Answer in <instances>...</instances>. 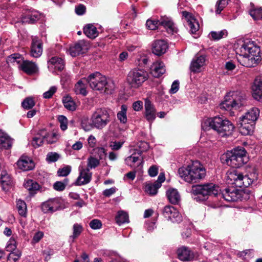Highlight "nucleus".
<instances>
[{"label":"nucleus","mask_w":262,"mask_h":262,"mask_svg":"<svg viewBox=\"0 0 262 262\" xmlns=\"http://www.w3.org/2000/svg\"><path fill=\"white\" fill-rule=\"evenodd\" d=\"M16 164L17 167L23 171L31 170L35 167L32 160L30 157L24 155L20 157Z\"/></svg>","instance_id":"obj_21"},{"label":"nucleus","mask_w":262,"mask_h":262,"mask_svg":"<svg viewBox=\"0 0 262 262\" xmlns=\"http://www.w3.org/2000/svg\"><path fill=\"white\" fill-rule=\"evenodd\" d=\"M148 62V57L145 54H141L139 55V57L137 58V62L139 66H143L147 63Z\"/></svg>","instance_id":"obj_58"},{"label":"nucleus","mask_w":262,"mask_h":262,"mask_svg":"<svg viewBox=\"0 0 262 262\" xmlns=\"http://www.w3.org/2000/svg\"><path fill=\"white\" fill-rule=\"evenodd\" d=\"M159 188V184L158 186L154 183H146L145 187V192L150 195H154L157 193Z\"/></svg>","instance_id":"obj_40"},{"label":"nucleus","mask_w":262,"mask_h":262,"mask_svg":"<svg viewBox=\"0 0 262 262\" xmlns=\"http://www.w3.org/2000/svg\"><path fill=\"white\" fill-rule=\"evenodd\" d=\"M245 101V96L241 92H230L225 96L220 106L221 109L226 111L236 110L243 106Z\"/></svg>","instance_id":"obj_6"},{"label":"nucleus","mask_w":262,"mask_h":262,"mask_svg":"<svg viewBox=\"0 0 262 262\" xmlns=\"http://www.w3.org/2000/svg\"><path fill=\"white\" fill-rule=\"evenodd\" d=\"M1 182L3 186H9L11 185L12 181L10 176L6 171H2Z\"/></svg>","instance_id":"obj_45"},{"label":"nucleus","mask_w":262,"mask_h":262,"mask_svg":"<svg viewBox=\"0 0 262 262\" xmlns=\"http://www.w3.org/2000/svg\"><path fill=\"white\" fill-rule=\"evenodd\" d=\"M1 142L3 146L5 148H9L12 146L13 140L7 135L4 137H1Z\"/></svg>","instance_id":"obj_48"},{"label":"nucleus","mask_w":262,"mask_h":262,"mask_svg":"<svg viewBox=\"0 0 262 262\" xmlns=\"http://www.w3.org/2000/svg\"><path fill=\"white\" fill-rule=\"evenodd\" d=\"M61 200L59 198L49 199L41 205L42 211L44 213H52L61 207Z\"/></svg>","instance_id":"obj_14"},{"label":"nucleus","mask_w":262,"mask_h":262,"mask_svg":"<svg viewBox=\"0 0 262 262\" xmlns=\"http://www.w3.org/2000/svg\"><path fill=\"white\" fill-rule=\"evenodd\" d=\"M163 215L171 220L172 222H180L182 220V216L179 211L172 206H166L162 210Z\"/></svg>","instance_id":"obj_17"},{"label":"nucleus","mask_w":262,"mask_h":262,"mask_svg":"<svg viewBox=\"0 0 262 262\" xmlns=\"http://www.w3.org/2000/svg\"><path fill=\"white\" fill-rule=\"evenodd\" d=\"M57 91V87L55 86H51L50 89L43 94V97L46 99H49Z\"/></svg>","instance_id":"obj_57"},{"label":"nucleus","mask_w":262,"mask_h":262,"mask_svg":"<svg viewBox=\"0 0 262 262\" xmlns=\"http://www.w3.org/2000/svg\"><path fill=\"white\" fill-rule=\"evenodd\" d=\"M89 225L90 227L94 230L100 229L102 226V222L98 219H94L92 220L90 222Z\"/></svg>","instance_id":"obj_56"},{"label":"nucleus","mask_w":262,"mask_h":262,"mask_svg":"<svg viewBox=\"0 0 262 262\" xmlns=\"http://www.w3.org/2000/svg\"><path fill=\"white\" fill-rule=\"evenodd\" d=\"M148 73L144 70L134 69L128 74L126 80L131 87L138 88L147 80Z\"/></svg>","instance_id":"obj_10"},{"label":"nucleus","mask_w":262,"mask_h":262,"mask_svg":"<svg viewBox=\"0 0 262 262\" xmlns=\"http://www.w3.org/2000/svg\"><path fill=\"white\" fill-rule=\"evenodd\" d=\"M24 186L27 189L30 191L37 190L39 187V185L37 182L30 179L25 181Z\"/></svg>","instance_id":"obj_43"},{"label":"nucleus","mask_w":262,"mask_h":262,"mask_svg":"<svg viewBox=\"0 0 262 262\" xmlns=\"http://www.w3.org/2000/svg\"><path fill=\"white\" fill-rule=\"evenodd\" d=\"M115 187H112L110 189H106L103 191V195L106 197H110L111 195L115 193L116 191Z\"/></svg>","instance_id":"obj_63"},{"label":"nucleus","mask_w":262,"mask_h":262,"mask_svg":"<svg viewBox=\"0 0 262 262\" xmlns=\"http://www.w3.org/2000/svg\"><path fill=\"white\" fill-rule=\"evenodd\" d=\"M260 111L257 107H252L241 118L249 121V122L255 123L259 115Z\"/></svg>","instance_id":"obj_30"},{"label":"nucleus","mask_w":262,"mask_h":262,"mask_svg":"<svg viewBox=\"0 0 262 262\" xmlns=\"http://www.w3.org/2000/svg\"><path fill=\"white\" fill-rule=\"evenodd\" d=\"M62 102L64 106L67 110L71 111H73L76 110V103L70 96H64L62 99Z\"/></svg>","instance_id":"obj_38"},{"label":"nucleus","mask_w":262,"mask_h":262,"mask_svg":"<svg viewBox=\"0 0 262 262\" xmlns=\"http://www.w3.org/2000/svg\"><path fill=\"white\" fill-rule=\"evenodd\" d=\"M150 72L155 77H159L165 72L163 62L157 61L153 63L150 67Z\"/></svg>","instance_id":"obj_29"},{"label":"nucleus","mask_w":262,"mask_h":262,"mask_svg":"<svg viewBox=\"0 0 262 262\" xmlns=\"http://www.w3.org/2000/svg\"><path fill=\"white\" fill-rule=\"evenodd\" d=\"M83 231V227L81 224L75 223L72 228V234L70 236L69 238L72 242L77 238Z\"/></svg>","instance_id":"obj_37"},{"label":"nucleus","mask_w":262,"mask_h":262,"mask_svg":"<svg viewBox=\"0 0 262 262\" xmlns=\"http://www.w3.org/2000/svg\"><path fill=\"white\" fill-rule=\"evenodd\" d=\"M64 67V61L61 58L54 56L48 61V68L52 73H56L58 71H61Z\"/></svg>","instance_id":"obj_15"},{"label":"nucleus","mask_w":262,"mask_h":262,"mask_svg":"<svg viewBox=\"0 0 262 262\" xmlns=\"http://www.w3.org/2000/svg\"><path fill=\"white\" fill-rule=\"evenodd\" d=\"M42 53V46L41 41L37 37H33L31 47V56L35 58H38L41 55Z\"/></svg>","instance_id":"obj_24"},{"label":"nucleus","mask_w":262,"mask_h":262,"mask_svg":"<svg viewBox=\"0 0 262 262\" xmlns=\"http://www.w3.org/2000/svg\"><path fill=\"white\" fill-rule=\"evenodd\" d=\"M178 173L185 182L195 183L205 177L206 170L199 161H195L186 167L180 168Z\"/></svg>","instance_id":"obj_2"},{"label":"nucleus","mask_w":262,"mask_h":262,"mask_svg":"<svg viewBox=\"0 0 262 262\" xmlns=\"http://www.w3.org/2000/svg\"><path fill=\"white\" fill-rule=\"evenodd\" d=\"M68 183V180L67 179H65L64 182L57 181L54 184L53 188L57 191H63L65 189Z\"/></svg>","instance_id":"obj_52"},{"label":"nucleus","mask_w":262,"mask_h":262,"mask_svg":"<svg viewBox=\"0 0 262 262\" xmlns=\"http://www.w3.org/2000/svg\"><path fill=\"white\" fill-rule=\"evenodd\" d=\"M16 208L19 215L24 217H27V208L25 201L21 200H17Z\"/></svg>","instance_id":"obj_35"},{"label":"nucleus","mask_w":262,"mask_h":262,"mask_svg":"<svg viewBox=\"0 0 262 262\" xmlns=\"http://www.w3.org/2000/svg\"><path fill=\"white\" fill-rule=\"evenodd\" d=\"M177 253L179 258L184 261L192 260L197 257V254L194 253L188 247L183 246L178 249Z\"/></svg>","instance_id":"obj_19"},{"label":"nucleus","mask_w":262,"mask_h":262,"mask_svg":"<svg viewBox=\"0 0 262 262\" xmlns=\"http://www.w3.org/2000/svg\"><path fill=\"white\" fill-rule=\"evenodd\" d=\"M227 182L234 184L237 187H248L253 182V179L249 176H244L237 170H228L226 177Z\"/></svg>","instance_id":"obj_7"},{"label":"nucleus","mask_w":262,"mask_h":262,"mask_svg":"<svg viewBox=\"0 0 262 262\" xmlns=\"http://www.w3.org/2000/svg\"><path fill=\"white\" fill-rule=\"evenodd\" d=\"M16 242L15 239L13 237L10 238L6 246V251L12 252L16 249Z\"/></svg>","instance_id":"obj_50"},{"label":"nucleus","mask_w":262,"mask_h":262,"mask_svg":"<svg viewBox=\"0 0 262 262\" xmlns=\"http://www.w3.org/2000/svg\"><path fill=\"white\" fill-rule=\"evenodd\" d=\"M74 91L77 94H81L83 96H85L87 94L85 85L81 80L75 84Z\"/></svg>","instance_id":"obj_41"},{"label":"nucleus","mask_w":262,"mask_h":262,"mask_svg":"<svg viewBox=\"0 0 262 262\" xmlns=\"http://www.w3.org/2000/svg\"><path fill=\"white\" fill-rule=\"evenodd\" d=\"M99 160L93 157H90L88 159V168H95L99 165Z\"/></svg>","instance_id":"obj_55"},{"label":"nucleus","mask_w":262,"mask_h":262,"mask_svg":"<svg viewBox=\"0 0 262 262\" xmlns=\"http://www.w3.org/2000/svg\"><path fill=\"white\" fill-rule=\"evenodd\" d=\"M252 90L253 98L262 102V76H258L255 79Z\"/></svg>","instance_id":"obj_20"},{"label":"nucleus","mask_w":262,"mask_h":262,"mask_svg":"<svg viewBox=\"0 0 262 262\" xmlns=\"http://www.w3.org/2000/svg\"><path fill=\"white\" fill-rule=\"evenodd\" d=\"M21 255V252L19 250H17L16 252H11L7 257V262H16L19 259Z\"/></svg>","instance_id":"obj_47"},{"label":"nucleus","mask_w":262,"mask_h":262,"mask_svg":"<svg viewBox=\"0 0 262 262\" xmlns=\"http://www.w3.org/2000/svg\"><path fill=\"white\" fill-rule=\"evenodd\" d=\"M123 144V142L114 141L112 142L110 144V147L113 150H119L122 146Z\"/></svg>","instance_id":"obj_62"},{"label":"nucleus","mask_w":262,"mask_h":262,"mask_svg":"<svg viewBox=\"0 0 262 262\" xmlns=\"http://www.w3.org/2000/svg\"><path fill=\"white\" fill-rule=\"evenodd\" d=\"M219 187L213 183H207L203 185H193L191 192L194 195H201L203 196L208 195L217 196L220 191Z\"/></svg>","instance_id":"obj_11"},{"label":"nucleus","mask_w":262,"mask_h":262,"mask_svg":"<svg viewBox=\"0 0 262 262\" xmlns=\"http://www.w3.org/2000/svg\"><path fill=\"white\" fill-rule=\"evenodd\" d=\"M244 147H238L222 155L221 160L223 164L232 167H239L248 161Z\"/></svg>","instance_id":"obj_4"},{"label":"nucleus","mask_w":262,"mask_h":262,"mask_svg":"<svg viewBox=\"0 0 262 262\" xmlns=\"http://www.w3.org/2000/svg\"><path fill=\"white\" fill-rule=\"evenodd\" d=\"M167 49V43L164 40H156L152 45V52L158 56L164 54Z\"/></svg>","instance_id":"obj_26"},{"label":"nucleus","mask_w":262,"mask_h":262,"mask_svg":"<svg viewBox=\"0 0 262 262\" xmlns=\"http://www.w3.org/2000/svg\"><path fill=\"white\" fill-rule=\"evenodd\" d=\"M71 166L66 165L58 170L57 175L59 177H66L71 172Z\"/></svg>","instance_id":"obj_51"},{"label":"nucleus","mask_w":262,"mask_h":262,"mask_svg":"<svg viewBox=\"0 0 262 262\" xmlns=\"http://www.w3.org/2000/svg\"><path fill=\"white\" fill-rule=\"evenodd\" d=\"M217 196L223 198L227 202H235L239 199L241 194L237 189L232 187L225 189L221 193L219 191Z\"/></svg>","instance_id":"obj_13"},{"label":"nucleus","mask_w":262,"mask_h":262,"mask_svg":"<svg viewBox=\"0 0 262 262\" xmlns=\"http://www.w3.org/2000/svg\"><path fill=\"white\" fill-rule=\"evenodd\" d=\"M238 61L246 67H254L261 60L260 47L250 39H239L235 46Z\"/></svg>","instance_id":"obj_1"},{"label":"nucleus","mask_w":262,"mask_h":262,"mask_svg":"<svg viewBox=\"0 0 262 262\" xmlns=\"http://www.w3.org/2000/svg\"><path fill=\"white\" fill-rule=\"evenodd\" d=\"M127 107L126 105L121 106V110L117 114V117L121 123L125 124L127 121L126 116Z\"/></svg>","instance_id":"obj_39"},{"label":"nucleus","mask_w":262,"mask_h":262,"mask_svg":"<svg viewBox=\"0 0 262 262\" xmlns=\"http://www.w3.org/2000/svg\"><path fill=\"white\" fill-rule=\"evenodd\" d=\"M34 105L35 103L33 99L30 97L26 98L21 103L22 106L27 110L32 108Z\"/></svg>","instance_id":"obj_53"},{"label":"nucleus","mask_w":262,"mask_h":262,"mask_svg":"<svg viewBox=\"0 0 262 262\" xmlns=\"http://www.w3.org/2000/svg\"><path fill=\"white\" fill-rule=\"evenodd\" d=\"M146 27L150 30H156L159 26H163L167 32L170 34L177 32V29L171 19L165 16H161L158 20L148 19L146 21Z\"/></svg>","instance_id":"obj_9"},{"label":"nucleus","mask_w":262,"mask_h":262,"mask_svg":"<svg viewBox=\"0 0 262 262\" xmlns=\"http://www.w3.org/2000/svg\"><path fill=\"white\" fill-rule=\"evenodd\" d=\"M46 135V130L42 129L39 131L33 138L31 142L32 145L34 148H38L42 145L45 141V137Z\"/></svg>","instance_id":"obj_31"},{"label":"nucleus","mask_w":262,"mask_h":262,"mask_svg":"<svg viewBox=\"0 0 262 262\" xmlns=\"http://www.w3.org/2000/svg\"><path fill=\"white\" fill-rule=\"evenodd\" d=\"M230 1V0H218L215 5L216 14H220L222 11L228 5Z\"/></svg>","instance_id":"obj_44"},{"label":"nucleus","mask_w":262,"mask_h":262,"mask_svg":"<svg viewBox=\"0 0 262 262\" xmlns=\"http://www.w3.org/2000/svg\"><path fill=\"white\" fill-rule=\"evenodd\" d=\"M205 123L221 137L231 136L235 128L234 125L229 120L219 116L208 118Z\"/></svg>","instance_id":"obj_5"},{"label":"nucleus","mask_w":262,"mask_h":262,"mask_svg":"<svg viewBox=\"0 0 262 262\" xmlns=\"http://www.w3.org/2000/svg\"><path fill=\"white\" fill-rule=\"evenodd\" d=\"M166 195L171 204H177L180 201V195L176 189H169L166 192Z\"/></svg>","instance_id":"obj_33"},{"label":"nucleus","mask_w":262,"mask_h":262,"mask_svg":"<svg viewBox=\"0 0 262 262\" xmlns=\"http://www.w3.org/2000/svg\"><path fill=\"white\" fill-rule=\"evenodd\" d=\"M240 126L239 129L240 133L244 136L251 135L254 131L255 123L249 122V121L240 118Z\"/></svg>","instance_id":"obj_25"},{"label":"nucleus","mask_w":262,"mask_h":262,"mask_svg":"<svg viewBox=\"0 0 262 262\" xmlns=\"http://www.w3.org/2000/svg\"><path fill=\"white\" fill-rule=\"evenodd\" d=\"M58 140V135L55 133H48L46 131V135L45 137V141L49 144H52L56 142Z\"/></svg>","instance_id":"obj_46"},{"label":"nucleus","mask_w":262,"mask_h":262,"mask_svg":"<svg viewBox=\"0 0 262 262\" xmlns=\"http://www.w3.org/2000/svg\"><path fill=\"white\" fill-rule=\"evenodd\" d=\"M20 68L28 75H32L38 71L37 65L34 62L29 60H24L20 65Z\"/></svg>","instance_id":"obj_28"},{"label":"nucleus","mask_w":262,"mask_h":262,"mask_svg":"<svg viewBox=\"0 0 262 262\" xmlns=\"http://www.w3.org/2000/svg\"><path fill=\"white\" fill-rule=\"evenodd\" d=\"M111 116L108 111L105 108L97 109L92 114L91 121L94 127L98 129L104 128L110 122Z\"/></svg>","instance_id":"obj_8"},{"label":"nucleus","mask_w":262,"mask_h":262,"mask_svg":"<svg viewBox=\"0 0 262 262\" xmlns=\"http://www.w3.org/2000/svg\"><path fill=\"white\" fill-rule=\"evenodd\" d=\"M212 38L214 40H219L227 35V32L224 30L219 32L212 31L210 34Z\"/></svg>","instance_id":"obj_49"},{"label":"nucleus","mask_w":262,"mask_h":262,"mask_svg":"<svg viewBox=\"0 0 262 262\" xmlns=\"http://www.w3.org/2000/svg\"><path fill=\"white\" fill-rule=\"evenodd\" d=\"M136 150L137 152H134L125 159L126 164L131 167L139 166L143 163L142 151L141 150Z\"/></svg>","instance_id":"obj_16"},{"label":"nucleus","mask_w":262,"mask_h":262,"mask_svg":"<svg viewBox=\"0 0 262 262\" xmlns=\"http://www.w3.org/2000/svg\"><path fill=\"white\" fill-rule=\"evenodd\" d=\"M82 45L83 42L81 41L70 47L69 50V54L72 57H76L79 55L82 52Z\"/></svg>","instance_id":"obj_36"},{"label":"nucleus","mask_w":262,"mask_h":262,"mask_svg":"<svg viewBox=\"0 0 262 262\" xmlns=\"http://www.w3.org/2000/svg\"><path fill=\"white\" fill-rule=\"evenodd\" d=\"M58 120L60 123V128L62 130H65L67 129L68 120L67 118L64 116H60L58 118Z\"/></svg>","instance_id":"obj_59"},{"label":"nucleus","mask_w":262,"mask_h":262,"mask_svg":"<svg viewBox=\"0 0 262 262\" xmlns=\"http://www.w3.org/2000/svg\"><path fill=\"white\" fill-rule=\"evenodd\" d=\"M78 170L79 174L75 182V185L81 186L89 183L92 176V173L90 171L89 168L80 166Z\"/></svg>","instance_id":"obj_12"},{"label":"nucleus","mask_w":262,"mask_h":262,"mask_svg":"<svg viewBox=\"0 0 262 262\" xmlns=\"http://www.w3.org/2000/svg\"><path fill=\"white\" fill-rule=\"evenodd\" d=\"M60 158V155L55 152H49L46 157V160L50 163L57 161Z\"/></svg>","instance_id":"obj_54"},{"label":"nucleus","mask_w":262,"mask_h":262,"mask_svg":"<svg viewBox=\"0 0 262 262\" xmlns=\"http://www.w3.org/2000/svg\"><path fill=\"white\" fill-rule=\"evenodd\" d=\"M86 81L91 89L101 93L112 94L115 88L114 82L107 79L99 72L91 74L87 78Z\"/></svg>","instance_id":"obj_3"},{"label":"nucleus","mask_w":262,"mask_h":262,"mask_svg":"<svg viewBox=\"0 0 262 262\" xmlns=\"http://www.w3.org/2000/svg\"><path fill=\"white\" fill-rule=\"evenodd\" d=\"M116 223L120 225L125 223L128 222V214L123 211H118L115 217Z\"/></svg>","instance_id":"obj_42"},{"label":"nucleus","mask_w":262,"mask_h":262,"mask_svg":"<svg viewBox=\"0 0 262 262\" xmlns=\"http://www.w3.org/2000/svg\"><path fill=\"white\" fill-rule=\"evenodd\" d=\"M205 56L197 54L191 62L190 69L191 72L199 73L201 71V68L205 65Z\"/></svg>","instance_id":"obj_23"},{"label":"nucleus","mask_w":262,"mask_h":262,"mask_svg":"<svg viewBox=\"0 0 262 262\" xmlns=\"http://www.w3.org/2000/svg\"><path fill=\"white\" fill-rule=\"evenodd\" d=\"M179 89V82L178 80H175L171 84V88L169 90V93L173 94L176 93Z\"/></svg>","instance_id":"obj_60"},{"label":"nucleus","mask_w":262,"mask_h":262,"mask_svg":"<svg viewBox=\"0 0 262 262\" xmlns=\"http://www.w3.org/2000/svg\"><path fill=\"white\" fill-rule=\"evenodd\" d=\"M249 13L255 20H258L262 19V8L255 6L252 3L250 4Z\"/></svg>","instance_id":"obj_32"},{"label":"nucleus","mask_w":262,"mask_h":262,"mask_svg":"<svg viewBox=\"0 0 262 262\" xmlns=\"http://www.w3.org/2000/svg\"><path fill=\"white\" fill-rule=\"evenodd\" d=\"M85 8L83 5H79L75 8V12L78 15H82L85 13Z\"/></svg>","instance_id":"obj_64"},{"label":"nucleus","mask_w":262,"mask_h":262,"mask_svg":"<svg viewBox=\"0 0 262 262\" xmlns=\"http://www.w3.org/2000/svg\"><path fill=\"white\" fill-rule=\"evenodd\" d=\"M84 34L91 39L95 38L98 35V31L96 27L93 24H88L83 28Z\"/></svg>","instance_id":"obj_34"},{"label":"nucleus","mask_w":262,"mask_h":262,"mask_svg":"<svg viewBox=\"0 0 262 262\" xmlns=\"http://www.w3.org/2000/svg\"><path fill=\"white\" fill-rule=\"evenodd\" d=\"M41 17V14L38 11L32 10L23 16L21 18V21L23 24H33L39 20Z\"/></svg>","instance_id":"obj_27"},{"label":"nucleus","mask_w":262,"mask_h":262,"mask_svg":"<svg viewBox=\"0 0 262 262\" xmlns=\"http://www.w3.org/2000/svg\"><path fill=\"white\" fill-rule=\"evenodd\" d=\"M43 233L41 231H38L36 232L32 239V243L36 244L43 237Z\"/></svg>","instance_id":"obj_61"},{"label":"nucleus","mask_w":262,"mask_h":262,"mask_svg":"<svg viewBox=\"0 0 262 262\" xmlns=\"http://www.w3.org/2000/svg\"><path fill=\"white\" fill-rule=\"evenodd\" d=\"M144 117L148 122L152 123L156 118V110L150 100L146 99L145 101Z\"/></svg>","instance_id":"obj_22"},{"label":"nucleus","mask_w":262,"mask_h":262,"mask_svg":"<svg viewBox=\"0 0 262 262\" xmlns=\"http://www.w3.org/2000/svg\"><path fill=\"white\" fill-rule=\"evenodd\" d=\"M183 16L186 21V25L192 34H196L199 29V24L196 19L188 12L183 11Z\"/></svg>","instance_id":"obj_18"}]
</instances>
